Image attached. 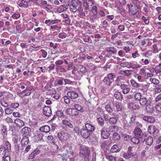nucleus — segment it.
Masks as SVG:
<instances>
[{"label": "nucleus", "mask_w": 161, "mask_h": 161, "mask_svg": "<svg viewBox=\"0 0 161 161\" xmlns=\"http://www.w3.org/2000/svg\"><path fill=\"white\" fill-rule=\"evenodd\" d=\"M135 135L137 137L141 138L142 141L144 142L146 139V134L143 133L141 130L136 127L133 131Z\"/></svg>", "instance_id": "f257e3e1"}, {"label": "nucleus", "mask_w": 161, "mask_h": 161, "mask_svg": "<svg viewBox=\"0 0 161 161\" xmlns=\"http://www.w3.org/2000/svg\"><path fill=\"white\" fill-rule=\"evenodd\" d=\"M58 139L61 141L63 142L66 140L69 137L68 133L65 132L58 133Z\"/></svg>", "instance_id": "f03ea898"}, {"label": "nucleus", "mask_w": 161, "mask_h": 161, "mask_svg": "<svg viewBox=\"0 0 161 161\" xmlns=\"http://www.w3.org/2000/svg\"><path fill=\"white\" fill-rule=\"evenodd\" d=\"M78 5V3L76 0L70 1V4L69 6L70 10L73 12H76L77 8Z\"/></svg>", "instance_id": "7ed1b4c3"}, {"label": "nucleus", "mask_w": 161, "mask_h": 161, "mask_svg": "<svg viewBox=\"0 0 161 161\" xmlns=\"http://www.w3.org/2000/svg\"><path fill=\"white\" fill-rule=\"evenodd\" d=\"M89 153L90 151L87 147L84 146L80 147V155H82V157L86 156L89 154Z\"/></svg>", "instance_id": "20e7f679"}, {"label": "nucleus", "mask_w": 161, "mask_h": 161, "mask_svg": "<svg viewBox=\"0 0 161 161\" xmlns=\"http://www.w3.org/2000/svg\"><path fill=\"white\" fill-rule=\"evenodd\" d=\"M139 103L141 105H146L151 104L152 102V99L149 98L147 99L146 97H142L139 100Z\"/></svg>", "instance_id": "39448f33"}, {"label": "nucleus", "mask_w": 161, "mask_h": 161, "mask_svg": "<svg viewBox=\"0 0 161 161\" xmlns=\"http://www.w3.org/2000/svg\"><path fill=\"white\" fill-rule=\"evenodd\" d=\"M128 107L130 109L135 110L138 109L139 108V106L137 103L131 102L128 104Z\"/></svg>", "instance_id": "423d86ee"}, {"label": "nucleus", "mask_w": 161, "mask_h": 161, "mask_svg": "<svg viewBox=\"0 0 161 161\" xmlns=\"http://www.w3.org/2000/svg\"><path fill=\"white\" fill-rule=\"evenodd\" d=\"M80 131L81 136L86 139L88 138L91 135V133L84 127L81 129Z\"/></svg>", "instance_id": "0eeeda50"}, {"label": "nucleus", "mask_w": 161, "mask_h": 161, "mask_svg": "<svg viewBox=\"0 0 161 161\" xmlns=\"http://www.w3.org/2000/svg\"><path fill=\"white\" fill-rule=\"evenodd\" d=\"M67 95L70 99L72 100L76 99L79 96L78 94L73 91L68 92Z\"/></svg>", "instance_id": "6e6552de"}, {"label": "nucleus", "mask_w": 161, "mask_h": 161, "mask_svg": "<svg viewBox=\"0 0 161 161\" xmlns=\"http://www.w3.org/2000/svg\"><path fill=\"white\" fill-rule=\"evenodd\" d=\"M43 114L49 117L51 115L52 111L51 108L48 106H44L43 108Z\"/></svg>", "instance_id": "1a4fd4ad"}, {"label": "nucleus", "mask_w": 161, "mask_h": 161, "mask_svg": "<svg viewBox=\"0 0 161 161\" xmlns=\"http://www.w3.org/2000/svg\"><path fill=\"white\" fill-rule=\"evenodd\" d=\"M14 123L17 127L19 128L25 125V122L19 118H17L14 120Z\"/></svg>", "instance_id": "9d476101"}, {"label": "nucleus", "mask_w": 161, "mask_h": 161, "mask_svg": "<svg viewBox=\"0 0 161 161\" xmlns=\"http://www.w3.org/2000/svg\"><path fill=\"white\" fill-rule=\"evenodd\" d=\"M114 104L117 111H121L124 109V107L123 106L121 103L119 102H115Z\"/></svg>", "instance_id": "9b49d317"}, {"label": "nucleus", "mask_w": 161, "mask_h": 161, "mask_svg": "<svg viewBox=\"0 0 161 161\" xmlns=\"http://www.w3.org/2000/svg\"><path fill=\"white\" fill-rule=\"evenodd\" d=\"M91 134L95 130V128L94 126L90 124L86 123L85 125V127H84Z\"/></svg>", "instance_id": "f8f14e48"}, {"label": "nucleus", "mask_w": 161, "mask_h": 161, "mask_svg": "<svg viewBox=\"0 0 161 161\" xmlns=\"http://www.w3.org/2000/svg\"><path fill=\"white\" fill-rule=\"evenodd\" d=\"M54 84L55 86H59L63 85L64 84V78H59L58 79L55 80Z\"/></svg>", "instance_id": "ddd939ff"}, {"label": "nucleus", "mask_w": 161, "mask_h": 161, "mask_svg": "<svg viewBox=\"0 0 161 161\" xmlns=\"http://www.w3.org/2000/svg\"><path fill=\"white\" fill-rule=\"evenodd\" d=\"M148 132L151 134H154V135H155V134L157 133L158 132V130L156 129L154 126L150 125L148 127Z\"/></svg>", "instance_id": "4468645a"}, {"label": "nucleus", "mask_w": 161, "mask_h": 161, "mask_svg": "<svg viewBox=\"0 0 161 161\" xmlns=\"http://www.w3.org/2000/svg\"><path fill=\"white\" fill-rule=\"evenodd\" d=\"M0 131V134L3 136V140L5 139L7 136V127L6 126L2 125Z\"/></svg>", "instance_id": "2eb2a0df"}, {"label": "nucleus", "mask_w": 161, "mask_h": 161, "mask_svg": "<svg viewBox=\"0 0 161 161\" xmlns=\"http://www.w3.org/2000/svg\"><path fill=\"white\" fill-rule=\"evenodd\" d=\"M93 4V3L92 0H86L83 3V6L88 9H89L90 6H92Z\"/></svg>", "instance_id": "dca6fc26"}, {"label": "nucleus", "mask_w": 161, "mask_h": 161, "mask_svg": "<svg viewBox=\"0 0 161 161\" xmlns=\"http://www.w3.org/2000/svg\"><path fill=\"white\" fill-rule=\"evenodd\" d=\"M29 142L28 137L27 136H24L21 141V145L24 147Z\"/></svg>", "instance_id": "f3484780"}, {"label": "nucleus", "mask_w": 161, "mask_h": 161, "mask_svg": "<svg viewBox=\"0 0 161 161\" xmlns=\"http://www.w3.org/2000/svg\"><path fill=\"white\" fill-rule=\"evenodd\" d=\"M122 92L124 94H127L130 91V88L126 85H122L120 86Z\"/></svg>", "instance_id": "a211bd4d"}, {"label": "nucleus", "mask_w": 161, "mask_h": 161, "mask_svg": "<svg viewBox=\"0 0 161 161\" xmlns=\"http://www.w3.org/2000/svg\"><path fill=\"white\" fill-rule=\"evenodd\" d=\"M78 10L81 13V14L83 16H86L88 14V12L89 11V9L87 8L84 7L82 10L80 8L78 9Z\"/></svg>", "instance_id": "6ab92c4d"}, {"label": "nucleus", "mask_w": 161, "mask_h": 161, "mask_svg": "<svg viewBox=\"0 0 161 161\" xmlns=\"http://www.w3.org/2000/svg\"><path fill=\"white\" fill-rule=\"evenodd\" d=\"M142 119L143 120L149 123H153L155 121V118L151 116H144Z\"/></svg>", "instance_id": "aec40b11"}, {"label": "nucleus", "mask_w": 161, "mask_h": 161, "mask_svg": "<svg viewBox=\"0 0 161 161\" xmlns=\"http://www.w3.org/2000/svg\"><path fill=\"white\" fill-rule=\"evenodd\" d=\"M40 131L45 133H47L49 132L50 130V127L47 125H45L41 126L40 128Z\"/></svg>", "instance_id": "412c9836"}, {"label": "nucleus", "mask_w": 161, "mask_h": 161, "mask_svg": "<svg viewBox=\"0 0 161 161\" xmlns=\"http://www.w3.org/2000/svg\"><path fill=\"white\" fill-rule=\"evenodd\" d=\"M30 130H31L29 128L25 127L21 129V132L22 135H25V136H26L29 133Z\"/></svg>", "instance_id": "4be33fe9"}, {"label": "nucleus", "mask_w": 161, "mask_h": 161, "mask_svg": "<svg viewBox=\"0 0 161 161\" xmlns=\"http://www.w3.org/2000/svg\"><path fill=\"white\" fill-rule=\"evenodd\" d=\"M62 124L66 125L68 126L70 128H73L74 127L73 125L71 123V121L67 119H64L62 120Z\"/></svg>", "instance_id": "5701e85b"}, {"label": "nucleus", "mask_w": 161, "mask_h": 161, "mask_svg": "<svg viewBox=\"0 0 161 161\" xmlns=\"http://www.w3.org/2000/svg\"><path fill=\"white\" fill-rule=\"evenodd\" d=\"M130 68H132L133 69H137L141 67L140 65L136 62H130Z\"/></svg>", "instance_id": "b1692460"}, {"label": "nucleus", "mask_w": 161, "mask_h": 161, "mask_svg": "<svg viewBox=\"0 0 161 161\" xmlns=\"http://www.w3.org/2000/svg\"><path fill=\"white\" fill-rule=\"evenodd\" d=\"M115 98L117 100H121L123 98V96L121 93L118 91H116L114 94Z\"/></svg>", "instance_id": "393cba45"}, {"label": "nucleus", "mask_w": 161, "mask_h": 161, "mask_svg": "<svg viewBox=\"0 0 161 161\" xmlns=\"http://www.w3.org/2000/svg\"><path fill=\"white\" fill-rule=\"evenodd\" d=\"M5 146H3L4 148L6 150L7 152L8 153L11 151V145L10 143L8 142H6L5 143Z\"/></svg>", "instance_id": "a878e982"}, {"label": "nucleus", "mask_w": 161, "mask_h": 161, "mask_svg": "<svg viewBox=\"0 0 161 161\" xmlns=\"http://www.w3.org/2000/svg\"><path fill=\"white\" fill-rule=\"evenodd\" d=\"M120 148L116 145H114L111 147V153H116L119 151Z\"/></svg>", "instance_id": "bb28decb"}, {"label": "nucleus", "mask_w": 161, "mask_h": 161, "mask_svg": "<svg viewBox=\"0 0 161 161\" xmlns=\"http://www.w3.org/2000/svg\"><path fill=\"white\" fill-rule=\"evenodd\" d=\"M5 149L3 146H1L0 147V157L5 156V155L6 153H8Z\"/></svg>", "instance_id": "cd10ccee"}, {"label": "nucleus", "mask_w": 161, "mask_h": 161, "mask_svg": "<svg viewBox=\"0 0 161 161\" xmlns=\"http://www.w3.org/2000/svg\"><path fill=\"white\" fill-rule=\"evenodd\" d=\"M160 45L154 44L153 45V52L154 53H156L158 52L160 50V48H159Z\"/></svg>", "instance_id": "c85d7f7f"}, {"label": "nucleus", "mask_w": 161, "mask_h": 161, "mask_svg": "<svg viewBox=\"0 0 161 161\" xmlns=\"http://www.w3.org/2000/svg\"><path fill=\"white\" fill-rule=\"evenodd\" d=\"M130 82L132 86L135 88H138L140 86V84L134 80H131Z\"/></svg>", "instance_id": "c756f323"}, {"label": "nucleus", "mask_w": 161, "mask_h": 161, "mask_svg": "<svg viewBox=\"0 0 161 161\" xmlns=\"http://www.w3.org/2000/svg\"><path fill=\"white\" fill-rule=\"evenodd\" d=\"M133 156V155L131 153L127 152L123 153V156L125 159L130 158Z\"/></svg>", "instance_id": "7c9ffc66"}, {"label": "nucleus", "mask_w": 161, "mask_h": 161, "mask_svg": "<svg viewBox=\"0 0 161 161\" xmlns=\"http://www.w3.org/2000/svg\"><path fill=\"white\" fill-rule=\"evenodd\" d=\"M65 6L64 5H60L59 7L57 8V11L58 13H60L63 12L64 10H65L66 9Z\"/></svg>", "instance_id": "2f4dec72"}, {"label": "nucleus", "mask_w": 161, "mask_h": 161, "mask_svg": "<svg viewBox=\"0 0 161 161\" xmlns=\"http://www.w3.org/2000/svg\"><path fill=\"white\" fill-rule=\"evenodd\" d=\"M29 2V0H21L20 3L19 4L20 7H22L23 6H27V4Z\"/></svg>", "instance_id": "473e14b6"}, {"label": "nucleus", "mask_w": 161, "mask_h": 161, "mask_svg": "<svg viewBox=\"0 0 161 161\" xmlns=\"http://www.w3.org/2000/svg\"><path fill=\"white\" fill-rule=\"evenodd\" d=\"M102 136L104 138H107L109 136V134L107 131L102 130L101 131Z\"/></svg>", "instance_id": "72a5a7b5"}, {"label": "nucleus", "mask_w": 161, "mask_h": 161, "mask_svg": "<svg viewBox=\"0 0 161 161\" xmlns=\"http://www.w3.org/2000/svg\"><path fill=\"white\" fill-rule=\"evenodd\" d=\"M153 138L152 137L149 136L146 140V143L148 145H151L153 142Z\"/></svg>", "instance_id": "f704fd0d"}, {"label": "nucleus", "mask_w": 161, "mask_h": 161, "mask_svg": "<svg viewBox=\"0 0 161 161\" xmlns=\"http://www.w3.org/2000/svg\"><path fill=\"white\" fill-rule=\"evenodd\" d=\"M22 93H25L24 95L25 96L30 95L31 93V89H29L28 87H26L25 90H24L22 91Z\"/></svg>", "instance_id": "c9c22d12"}, {"label": "nucleus", "mask_w": 161, "mask_h": 161, "mask_svg": "<svg viewBox=\"0 0 161 161\" xmlns=\"http://www.w3.org/2000/svg\"><path fill=\"white\" fill-rule=\"evenodd\" d=\"M77 70L82 73H85L86 71V68L81 65H79L78 66Z\"/></svg>", "instance_id": "e433bc0d"}, {"label": "nucleus", "mask_w": 161, "mask_h": 161, "mask_svg": "<svg viewBox=\"0 0 161 161\" xmlns=\"http://www.w3.org/2000/svg\"><path fill=\"white\" fill-rule=\"evenodd\" d=\"M146 110L148 113H151L153 111V108L151 104H147Z\"/></svg>", "instance_id": "4c0bfd02"}, {"label": "nucleus", "mask_w": 161, "mask_h": 161, "mask_svg": "<svg viewBox=\"0 0 161 161\" xmlns=\"http://www.w3.org/2000/svg\"><path fill=\"white\" fill-rule=\"evenodd\" d=\"M110 77H111V73L109 74L108 75V76L105 78L104 80V81L105 82L107 81L106 84L107 85H108V86H110Z\"/></svg>", "instance_id": "58836bf2"}, {"label": "nucleus", "mask_w": 161, "mask_h": 161, "mask_svg": "<svg viewBox=\"0 0 161 161\" xmlns=\"http://www.w3.org/2000/svg\"><path fill=\"white\" fill-rule=\"evenodd\" d=\"M149 80L150 82L154 85H158L159 83V80L155 78H150Z\"/></svg>", "instance_id": "ea45409f"}, {"label": "nucleus", "mask_w": 161, "mask_h": 161, "mask_svg": "<svg viewBox=\"0 0 161 161\" xmlns=\"http://www.w3.org/2000/svg\"><path fill=\"white\" fill-rule=\"evenodd\" d=\"M59 1L65 6H68L70 4V0H59Z\"/></svg>", "instance_id": "a19ab883"}, {"label": "nucleus", "mask_w": 161, "mask_h": 161, "mask_svg": "<svg viewBox=\"0 0 161 161\" xmlns=\"http://www.w3.org/2000/svg\"><path fill=\"white\" fill-rule=\"evenodd\" d=\"M75 109L74 108H67L66 110V112L67 114L70 115H73V114H74V112L75 111Z\"/></svg>", "instance_id": "79ce46f5"}, {"label": "nucleus", "mask_w": 161, "mask_h": 161, "mask_svg": "<svg viewBox=\"0 0 161 161\" xmlns=\"http://www.w3.org/2000/svg\"><path fill=\"white\" fill-rule=\"evenodd\" d=\"M137 7L132 6L131 8L130 9L129 12L133 15H134L135 12H136L137 10Z\"/></svg>", "instance_id": "37998d69"}, {"label": "nucleus", "mask_w": 161, "mask_h": 161, "mask_svg": "<svg viewBox=\"0 0 161 161\" xmlns=\"http://www.w3.org/2000/svg\"><path fill=\"white\" fill-rule=\"evenodd\" d=\"M120 73L127 76H130L131 74V71L129 70L121 71Z\"/></svg>", "instance_id": "c03bdc74"}, {"label": "nucleus", "mask_w": 161, "mask_h": 161, "mask_svg": "<svg viewBox=\"0 0 161 161\" xmlns=\"http://www.w3.org/2000/svg\"><path fill=\"white\" fill-rule=\"evenodd\" d=\"M10 157L8 156L0 157V161H10Z\"/></svg>", "instance_id": "a18cd8bd"}, {"label": "nucleus", "mask_w": 161, "mask_h": 161, "mask_svg": "<svg viewBox=\"0 0 161 161\" xmlns=\"http://www.w3.org/2000/svg\"><path fill=\"white\" fill-rule=\"evenodd\" d=\"M74 107L75 108V110L76 109L78 111L82 112H83L84 111V109L82 108L78 104H75L74 105Z\"/></svg>", "instance_id": "49530a36"}, {"label": "nucleus", "mask_w": 161, "mask_h": 161, "mask_svg": "<svg viewBox=\"0 0 161 161\" xmlns=\"http://www.w3.org/2000/svg\"><path fill=\"white\" fill-rule=\"evenodd\" d=\"M161 92V85H159L154 89V93L155 94L160 93Z\"/></svg>", "instance_id": "de8ad7c7"}, {"label": "nucleus", "mask_w": 161, "mask_h": 161, "mask_svg": "<svg viewBox=\"0 0 161 161\" xmlns=\"http://www.w3.org/2000/svg\"><path fill=\"white\" fill-rule=\"evenodd\" d=\"M130 63L127 62H123L120 64V65L123 67H127L130 68Z\"/></svg>", "instance_id": "09e8293b"}, {"label": "nucleus", "mask_w": 161, "mask_h": 161, "mask_svg": "<svg viewBox=\"0 0 161 161\" xmlns=\"http://www.w3.org/2000/svg\"><path fill=\"white\" fill-rule=\"evenodd\" d=\"M134 76L135 77L137 78L139 82H141L143 81V78L141 75L136 74Z\"/></svg>", "instance_id": "8fccbe9b"}, {"label": "nucleus", "mask_w": 161, "mask_h": 161, "mask_svg": "<svg viewBox=\"0 0 161 161\" xmlns=\"http://www.w3.org/2000/svg\"><path fill=\"white\" fill-rule=\"evenodd\" d=\"M132 142L135 144H138L139 143V140L136 137H133L131 139Z\"/></svg>", "instance_id": "3c124183"}, {"label": "nucleus", "mask_w": 161, "mask_h": 161, "mask_svg": "<svg viewBox=\"0 0 161 161\" xmlns=\"http://www.w3.org/2000/svg\"><path fill=\"white\" fill-rule=\"evenodd\" d=\"M56 115L59 117H64V115L63 112L62 111H57L56 112Z\"/></svg>", "instance_id": "603ef678"}, {"label": "nucleus", "mask_w": 161, "mask_h": 161, "mask_svg": "<svg viewBox=\"0 0 161 161\" xmlns=\"http://www.w3.org/2000/svg\"><path fill=\"white\" fill-rule=\"evenodd\" d=\"M91 11L93 14L96 15L97 13V8L96 6H94L92 7Z\"/></svg>", "instance_id": "864d4df0"}, {"label": "nucleus", "mask_w": 161, "mask_h": 161, "mask_svg": "<svg viewBox=\"0 0 161 161\" xmlns=\"http://www.w3.org/2000/svg\"><path fill=\"white\" fill-rule=\"evenodd\" d=\"M120 136L118 133H115L113 135V138L115 140H116L119 139Z\"/></svg>", "instance_id": "5fc2aeb1"}, {"label": "nucleus", "mask_w": 161, "mask_h": 161, "mask_svg": "<svg viewBox=\"0 0 161 161\" xmlns=\"http://www.w3.org/2000/svg\"><path fill=\"white\" fill-rule=\"evenodd\" d=\"M5 112L6 114H10L12 113L13 110L10 108H8L5 109Z\"/></svg>", "instance_id": "6e6d98bb"}, {"label": "nucleus", "mask_w": 161, "mask_h": 161, "mask_svg": "<svg viewBox=\"0 0 161 161\" xmlns=\"http://www.w3.org/2000/svg\"><path fill=\"white\" fill-rule=\"evenodd\" d=\"M98 122V124L101 126L104 125V121L103 119L101 117H99L97 118Z\"/></svg>", "instance_id": "4d7b16f0"}, {"label": "nucleus", "mask_w": 161, "mask_h": 161, "mask_svg": "<svg viewBox=\"0 0 161 161\" xmlns=\"http://www.w3.org/2000/svg\"><path fill=\"white\" fill-rule=\"evenodd\" d=\"M50 27L51 29L53 30V31H54L55 29L58 30L61 28V27L58 26L57 25H51Z\"/></svg>", "instance_id": "13d9d810"}, {"label": "nucleus", "mask_w": 161, "mask_h": 161, "mask_svg": "<svg viewBox=\"0 0 161 161\" xmlns=\"http://www.w3.org/2000/svg\"><path fill=\"white\" fill-rule=\"evenodd\" d=\"M141 95L140 93H136L134 95L135 98L137 100H139L141 98Z\"/></svg>", "instance_id": "bf43d9fd"}, {"label": "nucleus", "mask_w": 161, "mask_h": 161, "mask_svg": "<svg viewBox=\"0 0 161 161\" xmlns=\"http://www.w3.org/2000/svg\"><path fill=\"white\" fill-rule=\"evenodd\" d=\"M64 100L66 104H69L70 103V98L68 96H64Z\"/></svg>", "instance_id": "052dcab7"}, {"label": "nucleus", "mask_w": 161, "mask_h": 161, "mask_svg": "<svg viewBox=\"0 0 161 161\" xmlns=\"http://www.w3.org/2000/svg\"><path fill=\"white\" fill-rule=\"evenodd\" d=\"M122 136L124 140L125 141H128L131 138L130 136L127 134H123L122 135Z\"/></svg>", "instance_id": "680f3d73"}, {"label": "nucleus", "mask_w": 161, "mask_h": 161, "mask_svg": "<svg viewBox=\"0 0 161 161\" xmlns=\"http://www.w3.org/2000/svg\"><path fill=\"white\" fill-rule=\"evenodd\" d=\"M35 152H32L30 154L28 157V158L29 159H32L34 158L36 156L35 154Z\"/></svg>", "instance_id": "e2e57ef3"}, {"label": "nucleus", "mask_w": 161, "mask_h": 161, "mask_svg": "<svg viewBox=\"0 0 161 161\" xmlns=\"http://www.w3.org/2000/svg\"><path fill=\"white\" fill-rule=\"evenodd\" d=\"M90 19L92 22H94L97 19V14H93L90 17Z\"/></svg>", "instance_id": "0e129e2a"}, {"label": "nucleus", "mask_w": 161, "mask_h": 161, "mask_svg": "<svg viewBox=\"0 0 161 161\" xmlns=\"http://www.w3.org/2000/svg\"><path fill=\"white\" fill-rule=\"evenodd\" d=\"M156 110L159 112H161V104H157L155 106Z\"/></svg>", "instance_id": "69168bd1"}, {"label": "nucleus", "mask_w": 161, "mask_h": 161, "mask_svg": "<svg viewBox=\"0 0 161 161\" xmlns=\"http://www.w3.org/2000/svg\"><path fill=\"white\" fill-rule=\"evenodd\" d=\"M35 137L37 138L38 141H41L43 138V135L42 134H38Z\"/></svg>", "instance_id": "338daca9"}, {"label": "nucleus", "mask_w": 161, "mask_h": 161, "mask_svg": "<svg viewBox=\"0 0 161 161\" xmlns=\"http://www.w3.org/2000/svg\"><path fill=\"white\" fill-rule=\"evenodd\" d=\"M64 81L65 83V85L66 84H70L72 83V81L67 79L64 78Z\"/></svg>", "instance_id": "774afa93"}]
</instances>
